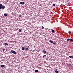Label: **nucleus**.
Returning <instances> with one entry per match:
<instances>
[{"instance_id": "nucleus-22", "label": "nucleus", "mask_w": 73, "mask_h": 73, "mask_svg": "<svg viewBox=\"0 0 73 73\" xmlns=\"http://www.w3.org/2000/svg\"><path fill=\"white\" fill-rule=\"evenodd\" d=\"M35 52V50H33V52Z\"/></svg>"}, {"instance_id": "nucleus-5", "label": "nucleus", "mask_w": 73, "mask_h": 73, "mask_svg": "<svg viewBox=\"0 0 73 73\" xmlns=\"http://www.w3.org/2000/svg\"><path fill=\"white\" fill-rule=\"evenodd\" d=\"M4 45L5 46H7V45H8V43H4Z\"/></svg>"}, {"instance_id": "nucleus-27", "label": "nucleus", "mask_w": 73, "mask_h": 73, "mask_svg": "<svg viewBox=\"0 0 73 73\" xmlns=\"http://www.w3.org/2000/svg\"><path fill=\"white\" fill-rule=\"evenodd\" d=\"M1 4H0V7H1Z\"/></svg>"}, {"instance_id": "nucleus-8", "label": "nucleus", "mask_w": 73, "mask_h": 73, "mask_svg": "<svg viewBox=\"0 0 73 73\" xmlns=\"http://www.w3.org/2000/svg\"><path fill=\"white\" fill-rule=\"evenodd\" d=\"M7 13H5L4 14V15L5 16H7Z\"/></svg>"}, {"instance_id": "nucleus-14", "label": "nucleus", "mask_w": 73, "mask_h": 73, "mask_svg": "<svg viewBox=\"0 0 73 73\" xmlns=\"http://www.w3.org/2000/svg\"><path fill=\"white\" fill-rule=\"evenodd\" d=\"M52 33H54V30H52Z\"/></svg>"}, {"instance_id": "nucleus-7", "label": "nucleus", "mask_w": 73, "mask_h": 73, "mask_svg": "<svg viewBox=\"0 0 73 73\" xmlns=\"http://www.w3.org/2000/svg\"><path fill=\"white\" fill-rule=\"evenodd\" d=\"M24 49H25V48L24 47H22V50H24Z\"/></svg>"}, {"instance_id": "nucleus-28", "label": "nucleus", "mask_w": 73, "mask_h": 73, "mask_svg": "<svg viewBox=\"0 0 73 73\" xmlns=\"http://www.w3.org/2000/svg\"><path fill=\"white\" fill-rule=\"evenodd\" d=\"M44 56L45 57H46V55H44Z\"/></svg>"}, {"instance_id": "nucleus-24", "label": "nucleus", "mask_w": 73, "mask_h": 73, "mask_svg": "<svg viewBox=\"0 0 73 73\" xmlns=\"http://www.w3.org/2000/svg\"><path fill=\"white\" fill-rule=\"evenodd\" d=\"M55 4H53L52 5V6H55Z\"/></svg>"}, {"instance_id": "nucleus-25", "label": "nucleus", "mask_w": 73, "mask_h": 73, "mask_svg": "<svg viewBox=\"0 0 73 73\" xmlns=\"http://www.w3.org/2000/svg\"><path fill=\"white\" fill-rule=\"evenodd\" d=\"M53 44H54V45H56V43H53Z\"/></svg>"}, {"instance_id": "nucleus-16", "label": "nucleus", "mask_w": 73, "mask_h": 73, "mask_svg": "<svg viewBox=\"0 0 73 73\" xmlns=\"http://www.w3.org/2000/svg\"><path fill=\"white\" fill-rule=\"evenodd\" d=\"M69 58H72V56H69Z\"/></svg>"}, {"instance_id": "nucleus-13", "label": "nucleus", "mask_w": 73, "mask_h": 73, "mask_svg": "<svg viewBox=\"0 0 73 73\" xmlns=\"http://www.w3.org/2000/svg\"><path fill=\"white\" fill-rule=\"evenodd\" d=\"M35 72L36 73H37V72H38V70H36L35 71Z\"/></svg>"}, {"instance_id": "nucleus-10", "label": "nucleus", "mask_w": 73, "mask_h": 73, "mask_svg": "<svg viewBox=\"0 0 73 73\" xmlns=\"http://www.w3.org/2000/svg\"><path fill=\"white\" fill-rule=\"evenodd\" d=\"M55 73H58V71L57 70H56L55 71Z\"/></svg>"}, {"instance_id": "nucleus-30", "label": "nucleus", "mask_w": 73, "mask_h": 73, "mask_svg": "<svg viewBox=\"0 0 73 73\" xmlns=\"http://www.w3.org/2000/svg\"><path fill=\"white\" fill-rule=\"evenodd\" d=\"M44 56H43V58H44Z\"/></svg>"}, {"instance_id": "nucleus-20", "label": "nucleus", "mask_w": 73, "mask_h": 73, "mask_svg": "<svg viewBox=\"0 0 73 73\" xmlns=\"http://www.w3.org/2000/svg\"><path fill=\"white\" fill-rule=\"evenodd\" d=\"M44 27L43 26H42V29H44Z\"/></svg>"}, {"instance_id": "nucleus-11", "label": "nucleus", "mask_w": 73, "mask_h": 73, "mask_svg": "<svg viewBox=\"0 0 73 73\" xmlns=\"http://www.w3.org/2000/svg\"><path fill=\"white\" fill-rule=\"evenodd\" d=\"M18 31L19 32H21V29H19Z\"/></svg>"}, {"instance_id": "nucleus-2", "label": "nucleus", "mask_w": 73, "mask_h": 73, "mask_svg": "<svg viewBox=\"0 0 73 73\" xmlns=\"http://www.w3.org/2000/svg\"><path fill=\"white\" fill-rule=\"evenodd\" d=\"M11 53H13V54H16V52H15V51L14 50H12L11 51Z\"/></svg>"}, {"instance_id": "nucleus-1", "label": "nucleus", "mask_w": 73, "mask_h": 73, "mask_svg": "<svg viewBox=\"0 0 73 73\" xmlns=\"http://www.w3.org/2000/svg\"><path fill=\"white\" fill-rule=\"evenodd\" d=\"M5 6H3L1 4V6L0 7V9H4L5 8Z\"/></svg>"}, {"instance_id": "nucleus-4", "label": "nucleus", "mask_w": 73, "mask_h": 73, "mask_svg": "<svg viewBox=\"0 0 73 73\" xmlns=\"http://www.w3.org/2000/svg\"><path fill=\"white\" fill-rule=\"evenodd\" d=\"M42 52L43 53H46V51L44 50H43Z\"/></svg>"}, {"instance_id": "nucleus-17", "label": "nucleus", "mask_w": 73, "mask_h": 73, "mask_svg": "<svg viewBox=\"0 0 73 73\" xmlns=\"http://www.w3.org/2000/svg\"><path fill=\"white\" fill-rule=\"evenodd\" d=\"M38 69H41V68L40 67H38Z\"/></svg>"}, {"instance_id": "nucleus-9", "label": "nucleus", "mask_w": 73, "mask_h": 73, "mask_svg": "<svg viewBox=\"0 0 73 73\" xmlns=\"http://www.w3.org/2000/svg\"><path fill=\"white\" fill-rule=\"evenodd\" d=\"M66 40L67 41H70V38H67Z\"/></svg>"}, {"instance_id": "nucleus-12", "label": "nucleus", "mask_w": 73, "mask_h": 73, "mask_svg": "<svg viewBox=\"0 0 73 73\" xmlns=\"http://www.w3.org/2000/svg\"><path fill=\"white\" fill-rule=\"evenodd\" d=\"M50 42L51 43H53V41H52V40H50Z\"/></svg>"}, {"instance_id": "nucleus-19", "label": "nucleus", "mask_w": 73, "mask_h": 73, "mask_svg": "<svg viewBox=\"0 0 73 73\" xmlns=\"http://www.w3.org/2000/svg\"><path fill=\"white\" fill-rule=\"evenodd\" d=\"M70 41H73V40L72 39H70Z\"/></svg>"}, {"instance_id": "nucleus-23", "label": "nucleus", "mask_w": 73, "mask_h": 73, "mask_svg": "<svg viewBox=\"0 0 73 73\" xmlns=\"http://www.w3.org/2000/svg\"><path fill=\"white\" fill-rule=\"evenodd\" d=\"M2 50H3V51H4V50H5V49H3Z\"/></svg>"}, {"instance_id": "nucleus-26", "label": "nucleus", "mask_w": 73, "mask_h": 73, "mask_svg": "<svg viewBox=\"0 0 73 73\" xmlns=\"http://www.w3.org/2000/svg\"><path fill=\"white\" fill-rule=\"evenodd\" d=\"M19 17H21V15H19Z\"/></svg>"}, {"instance_id": "nucleus-15", "label": "nucleus", "mask_w": 73, "mask_h": 73, "mask_svg": "<svg viewBox=\"0 0 73 73\" xmlns=\"http://www.w3.org/2000/svg\"><path fill=\"white\" fill-rule=\"evenodd\" d=\"M25 50H29V48H26Z\"/></svg>"}, {"instance_id": "nucleus-18", "label": "nucleus", "mask_w": 73, "mask_h": 73, "mask_svg": "<svg viewBox=\"0 0 73 73\" xmlns=\"http://www.w3.org/2000/svg\"><path fill=\"white\" fill-rule=\"evenodd\" d=\"M69 4H70V3H68V5H67L68 7V6H69Z\"/></svg>"}, {"instance_id": "nucleus-29", "label": "nucleus", "mask_w": 73, "mask_h": 73, "mask_svg": "<svg viewBox=\"0 0 73 73\" xmlns=\"http://www.w3.org/2000/svg\"><path fill=\"white\" fill-rule=\"evenodd\" d=\"M67 26H69V25H67Z\"/></svg>"}, {"instance_id": "nucleus-3", "label": "nucleus", "mask_w": 73, "mask_h": 73, "mask_svg": "<svg viewBox=\"0 0 73 73\" xmlns=\"http://www.w3.org/2000/svg\"><path fill=\"white\" fill-rule=\"evenodd\" d=\"M25 4V3L24 2H20V4L21 5H24V4Z\"/></svg>"}, {"instance_id": "nucleus-21", "label": "nucleus", "mask_w": 73, "mask_h": 73, "mask_svg": "<svg viewBox=\"0 0 73 73\" xmlns=\"http://www.w3.org/2000/svg\"><path fill=\"white\" fill-rule=\"evenodd\" d=\"M68 33L69 34H70V33H71V32L70 31H69Z\"/></svg>"}, {"instance_id": "nucleus-6", "label": "nucleus", "mask_w": 73, "mask_h": 73, "mask_svg": "<svg viewBox=\"0 0 73 73\" xmlns=\"http://www.w3.org/2000/svg\"><path fill=\"white\" fill-rule=\"evenodd\" d=\"M4 66H5V65H1V68H4Z\"/></svg>"}, {"instance_id": "nucleus-31", "label": "nucleus", "mask_w": 73, "mask_h": 73, "mask_svg": "<svg viewBox=\"0 0 73 73\" xmlns=\"http://www.w3.org/2000/svg\"><path fill=\"white\" fill-rule=\"evenodd\" d=\"M72 58H73V56H72Z\"/></svg>"}]
</instances>
